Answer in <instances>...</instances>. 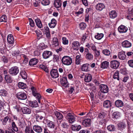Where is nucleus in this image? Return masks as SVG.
<instances>
[{
	"label": "nucleus",
	"mask_w": 133,
	"mask_h": 133,
	"mask_svg": "<svg viewBox=\"0 0 133 133\" xmlns=\"http://www.w3.org/2000/svg\"><path fill=\"white\" fill-rule=\"evenodd\" d=\"M62 61L64 64L67 65H70L72 63V58L69 56H64L62 58Z\"/></svg>",
	"instance_id": "1"
},
{
	"label": "nucleus",
	"mask_w": 133,
	"mask_h": 133,
	"mask_svg": "<svg viewBox=\"0 0 133 133\" xmlns=\"http://www.w3.org/2000/svg\"><path fill=\"white\" fill-rule=\"evenodd\" d=\"M18 67L15 66L11 68L9 70V73L12 76H16L19 72Z\"/></svg>",
	"instance_id": "2"
},
{
	"label": "nucleus",
	"mask_w": 133,
	"mask_h": 133,
	"mask_svg": "<svg viewBox=\"0 0 133 133\" xmlns=\"http://www.w3.org/2000/svg\"><path fill=\"white\" fill-rule=\"evenodd\" d=\"M66 118L68 122L71 124L76 121L75 116L72 115L70 113H68L66 116Z\"/></svg>",
	"instance_id": "3"
},
{
	"label": "nucleus",
	"mask_w": 133,
	"mask_h": 133,
	"mask_svg": "<svg viewBox=\"0 0 133 133\" xmlns=\"http://www.w3.org/2000/svg\"><path fill=\"white\" fill-rule=\"evenodd\" d=\"M119 65V63L118 61L116 60H114L110 62V66L112 68L116 69L118 68Z\"/></svg>",
	"instance_id": "4"
},
{
	"label": "nucleus",
	"mask_w": 133,
	"mask_h": 133,
	"mask_svg": "<svg viewBox=\"0 0 133 133\" xmlns=\"http://www.w3.org/2000/svg\"><path fill=\"white\" fill-rule=\"evenodd\" d=\"M16 97L18 99L24 100L27 98V96L25 93L22 92L17 93L16 94Z\"/></svg>",
	"instance_id": "5"
},
{
	"label": "nucleus",
	"mask_w": 133,
	"mask_h": 133,
	"mask_svg": "<svg viewBox=\"0 0 133 133\" xmlns=\"http://www.w3.org/2000/svg\"><path fill=\"white\" fill-rule=\"evenodd\" d=\"M80 45L79 42L77 41H74L72 44V47L74 50L77 51L78 50Z\"/></svg>",
	"instance_id": "6"
},
{
	"label": "nucleus",
	"mask_w": 133,
	"mask_h": 133,
	"mask_svg": "<svg viewBox=\"0 0 133 133\" xmlns=\"http://www.w3.org/2000/svg\"><path fill=\"white\" fill-rule=\"evenodd\" d=\"M100 90L102 92L104 93H107L109 91V88L108 86L104 84H101L99 86Z\"/></svg>",
	"instance_id": "7"
},
{
	"label": "nucleus",
	"mask_w": 133,
	"mask_h": 133,
	"mask_svg": "<svg viewBox=\"0 0 133 133\" xmlns=\"http://www.w3.org/2000/svg\"><path fill=\"white\" fill-rule=\"evenodd\" d=\"M62 85L65 88L69 87V84L67 81L66 77H63L61 81Z\"/></svg>",
	"instance_id": "8"
},
{
	"label": "nucleus",
	"mask_w": 133,
	"mask_h": 133,
	"mask_svg": "<svg viewBox=\"0 0 133 133\" xmlns=\"http://www.w3.org/2000/svg\"><path fill=\"white\" fill-rule=\"evenodd\" d=\"M50 74L53 78H56L59 76V74L57 69L52 70L50 72Z\"/></svg>",
	"instance_id": "9"
},
{
	"label": "nucleus",
	"mask_w": 133,
	"mask_h": 133,
	"mask_svg": "<svg viewBox=\"0 0 133 133\" xmlns=\"http://www.w3.org/2000/svg\"><path fill=\"white\" fill-rule=\"evenodd\" d=\"M105 5L102 3H98L96 6V9L98 11H101L105 8Z\"/></svg>",
	"instance_id": "10"
},
{
	"label": "nucleus",
	"mask_w": 133,
	"mask_h": 133,
	"mask_svg": "<svg viewBox=\"0 0 133 133\" xmlns=\"http://www.w3.org/2000/svg\"><path fill=\"white\" fill-rule=\"evenodd\" d=\"M11 118L10 117V116L9 115L4 117L2 122L4 123L10 125L11 124Z\"/></svg>",
	"instance_id": "11"
},
{
	"label": "nucleus",
	"mask_w": 133,
	"mask_h": 133,
	"mask_svg": "<svg viewBox=\"0 0 133 133\" xmlns=\"http://www.w3.org/2000/svg\"><path fill=\"white\" fill-rule=\"evenodd\" d=\"M52 53L50 51H44L43 54V56L44 59H47L51 56Z\"/></svg>",
	"instance_id": "12"
},
{
	"label": "nucleus",
	"mask_w": 133,
	"mask_h": 133,
	"mask_svg": "<svg viewBox=\"0 0 133 133\" xmlns=\"http://www.w3.org/2000/svg\"><path fill=\"white\" fill-rule=\"evenodd\" d=\"M128 29L127 27L123 25L120 26L118 28V30L119 32L121 33L126 32L128 30Z\"/></svg>",
	"instance_id": "13"
},
{
	"label": "nucleus",
	"mask_w": 133,
	"mask_h": 133,
	"mask_svg": "<svg viewBox=\"0 0 133 133\" xmlns=\"http://www.w3.org/2000/svg\"><path fill=\"white\" fill-rule=\"evenodd\" d=\"M118 57L119 59L123 60L126 58V56L124 51H121L118 53Z\"/></svg>",
	"instance_id": "14"
},
{
	"label": "nucleus",
	"mask_w": 133,
	"mask_h": 133,
	"mask_svg": "<svg viewBox=\"0 0 133 133\" xmlns=\"http://www.w3.org/2000/svg\"><path fill=\"white\" fill-rule=\"evenodd\" d=\"M111 104L112 103L110 101L107 100L104 101L103 105L104 108H109L111 107Z\"/></svg>",
	"instance_id": "15"
},
{
	"label": "nucleus",
	"mask_w": 133,
	"mask_h": 133,
	"mask_svg": "<svg viewBox=\"0 0 133 133\" xmlns=\"http://www.w3.org/2000/svg\"><path fill=\"white\" fill-rule=\"evenodd\" d=\"M7 40L8 43L9 44H12L14 42V38L11 34H9L8 35Z\"/></svg>",
	"instance_id": "16"
},
{
	"label": "nucleus",
	"mask_w": 133,
	"mask_h": 133,
	"mask_svg": "<svg viewBox=\"0 0 133 133\" xmlns=\"http://www.w3.org/2000/svg\"><path fill=\"white\" fill-rule=\"evenodd\" d=\"M123 46L125 48H129L131 45V43L128 41H125L123 42L122 43Z\"/></svg>",
	"instance_id": "17"
},
{
	"label": "nucleus",
	"mask_w": 133,
	"mask_h": 133,
	"mask_svg": "<svg viewBox=\"0 0 133 133\" xmlns=\"http://www.w3.org/2000/svg\"><path fill=\"white\" fill-rule=\"evenodd\" d=\"M38 62V60L35 58L31 59L29 62V65L30 66H33L37 64Z\"/></svg>",
	"instance_id": "18"
},
{
	"label": "nucleus",
	"mask_w": 133,
	"mask_h": 133,
	"mask_svg": "<svg viewBox=\"0 0 133 133\" xmlns=\"http://www.w3.org/2000/svg\"><path fill=\"white\" fill-rule=\"evenodd\" d=\"M62 4L61 0H55L54 1V6L56 8H59L61 7Z\"/></svg>",
	"instance_id": "19"
},
{
	"label": "nucleus",
	"mask_w": 133,
	"mask_h": 133,
	"mask_svg": "<svg viewBox=\"0 0 133 133\" xmlns=\"http://www.w3.org/2000/svg\"><path fill=\"white\" fill-rule=\"evenodd\" d=\"M22 111L23 114H30L31 113V110L28 108L25 107L22 108Z\"/></svg>",
	"instance_id": "20"
},
{
	"label": "nucleus",
	"mask_w": 133,
	"mask_h": 133,
	"mask_svg": "<svg viewBox=\"0 0 133 133\" xmlns=\"http://www.w3.org/2000/svg\"><path fill=\"white\" fill-rule=\"evenodd\" d=\"M115 104L116 106L117 107H122L124 104L123 102L119 100L116 101L115 102Z\"/></svg>",
	"instance_id": "21"
},
{
	"label": "nucleus",
	"mask_w": 133,
	"mask_h": 133,
	"mask_svg": "<svg viewBox=\"0 0 133 133\" xmlns=\"http://www.w3.org/2000/svg\"><path fill=\"white\" fill-rule=\"evenodd\" d=\"M52 44L55 46H58L59 44V42L58 38L56 37H53L52 40Z\"/></svg>",
	"instance_id": "22"
},
{
	"label": "nucleus",
	"mask_w": 133,
	"mask_h": 133,
	"mask_svg": "<svg viewBox=\"0 0 133 133\" xmlns=\"http://www.w3.org/2000/svg\"><path fill=\"white\" fill-rule=\"evenodd\" d=\"M34 130L37 132L40 133L42 130V128L38 125H35L33 127Z\"/></svg>",
	"instance_id": "23"
},
{
	"label": "nucleus",
	"mask_w": 133,
	"mask_h": 133,
	"mask_svg": "<svg viewBox=\"0 0 133 133\" xmlns=\"http://www.w3.org/2000/svg\"><path fill=\"white\" fill-rule=\"evenodd\" d=\"M85 55V58L88 60H92L93 58V56L91 52L88 53Z\"/></svg>",
	"instance_id": "24"
},
{
	"label": "nucleus",
	"mask_w": 133,
	"mask_h": 133,
	"mask_svg": "<svg viewBox=\"0 0 133 133\" xmlns=\"http://www.w3.org/2000/svg\"><path fill=\"white\" fill-rule=\"evenodd\" d=\"M29 104L30 106L32 107H36L38 106V103L36 101H30Z\"/></svg>",
	"instance_id": "25"
},
{
	"label": "nucleus",
	"mask_w": 133,
	"mask_h": 133,
	"mask_svg": "<svg viewBox=\"0 0 133 133\" xmlns=\"http://www.w3.org/2000/svg\"><path fill=\"white\" fill-rule=\"evenodd\" d=\"M35 22L37 26L39 28H41L42 26V24L41 20L39 18L35 19Z\"/></svg>",
	"instance_id": "26"
},
{
	"label": "nucleus",
	"mask_w": 133,
	"mask_h": 133,
	"mask_svg": "<svg viewBox=\"0 0 133 133\" xmlns=\"http://www.w3.org/2000/svg\"><path fill=\"white\" fill-rule=\"evenodd\" d=\"M81 125H72L71 127L72 130L73 131H79L81 128Z\"/></svg>",
	"instance_id": "27"
},
{
	"label": "nucleus",
	"mask_w": 133,
	"mask_h": 133,
	"mask_svg": "<svg viewBox=\"0 0 133 133\" xmlns=\"http://www.w3.org/2000/svg\"><path fill=\"white\" fill-rule=\"evenodd\" d=\"M89 64H83L82 66L81 70L82 71H87L88 70Z\"/></svg>",
	"instance_id": "28"
},
{
	"label": "nucleus",
	"mask_w": 133,
	"mask_h": 133,
	"mask_svg": "<svg viewBox=\"0 0 133 133\" xmlns=\"http://www.w3.org/2000/svg\"><path fill=\"white\" fill-rule=\"evenodd\" d=\"M120 114L119 112L117 111L114 112L112 115V118L114 119H116L118 118L120 116Z\"/></svg>",
	"instance_id": "29"
},
{
	"label": "nucleus",
	"mask_w": 133,
	"mask_h": 133,
	"mask_svg": "<svg viewBox=\"0 0 133 133\" xmlns=\"http://www.w3.org/2000/svg\"><path fill=\"white\" fill-rule=\"evenodd\" d=\"M55 114L56 117L58 120L61 119L63 117L62 115L59 112L56 111L55 112Z\"/></svg>",
	"instance_id": "30"
},
{
	"label": "nucleus",
	"mask_w": 133,
	"mask_h": 133,
	"mask_svg": "<svg viewBox=\"0 0 133 133\" xmlns=\"http://www.w3.org/2000/svg\"><path fill=\"white\" fill-rule=\"evenodd\" d=\"M92 79V77L91 75L89 74L85 76L84 81L86 82H89Z\"/></svg>",
	"instance_id": "31"
},
{
	"label": "nucleus",
	"mask_w": 133,
	"mask_h": 133,
	"mask_svg": "<svg viewBox=\"0 0 133 133\" xmlns=\"http://www.w3.org/2000/svg\"><path fill=\"white\" fill-rule=\"evenodd\" d=\"M109 65V62L107 61H104L101 63L100 66L102 68H106L108 67Z\"/></svg>",
	"instance_id": "32"
},
{
	"label": "nucleus",
	"mask_w": 133,
	"mask_h": 133,
	"mask_svg": "<svg viewBox=\"0 0 133 133\" xmlns=\"http://www.w3.org/2000/svg\"><path fill=\"white\" fill-rule=\"evenodd\" d=\"M5 79L7 83H11L12 82V80L11 76L8 75L5 76Z\"/></svg>",
	"instance_id": "33"
},
{
	"label": "nucleus",
	"mask_w": 133,
	"mask_h": 133,
	"mask_svg": "<svg viewBox=\"0 0 133 133\" xmlns=\"http://www.w3.org/2000/svg\"><path fill=\"white\" fill-rule=\"evenodd\" d=\"M18 85L19 88L21 89H26L27 87L26 84L22 82H19L18 83Z\"/></svg>",
	"instance_id": "34"
},
{
	"label": "nucleus",
	"mask_w": 133,
	"mask_h": 133,
	"mask_svg": "<svg viewBox=\"0 0 133 133\" xmlns=\"http://www.w3.org/2000/svg\"><path fill=\"white\" fill-rule=\"evenodd\" d=\"M103 36L104 34H103L97 33L96 35H95V38L98 40H100L101 39Z\"/></svg>",
	"instance_id": "35"
},
{
	"label": "nucleus",
	"mask_w": 133,
	"mask_h": 133,
	"mask_svg": "<svg viewBox=\"0 0 133 133\" xmlns=\"http://www.w3.org/2000/svg\"><path fill=\"white\" fill-rule=\"evenodd\" d=\"M110 17L112 18H114L117 16V13L115 11H112L110 12Z\"/></svg>",
	"instance_id": "36"
},
{
	"label": "nucleus",
	"mask_w": 133,
	"mask_h": 133,
	"mask_svg": "<svg viewBox=\"0 0 133 133\" xmlns=\"http://www.w3.org/2000/svg\"><path fill=\"white\" fill-rule=\"evenodd\" d=\"M132 9L131 11H130L127 16V17L129 19H131L132 21L133 20V12H132Z\"/></svg>",
	"instance_id": "37"
},
{
	"label": "nucleus",
	"mask_w": 133,
	"mask_h": 133,
	"mask_svg": "<svg viewBox=\"0 0 133 133\" xmlns=\"http://www.w3.org/2000/svg\"><path fill=\"white\" fill-rule=\"evenodd\" d=\"M91 119L89 118H87L84 120L82 122V123L83 125H90L91 123Z\"/></svg>",
	"instance_id": "38"
},
{
	"label": "nucleus",
	"mask_w": 133,
	"mask_h": 133,
	"mask_svg": "<svg viewBox=\"0 0 133 133\" xmlns=\"http://www.w3.org/2000/svg\"><path fill=\"white\" fill-rule=\"evenodd\" d=\"M86 26L87 25L84 22L81 23L79 24V27L82 30H84L86 28Z\"/></svg>",
	"instance_id": "39"
},
{
	"label": "nucleus",
	"mask_w": 133,
	"mask_h": 133,
	"mask_svg": "<svg viewBox=\"0 0 133 133\" xmlns=\"http://www.w3.org/2000/svg\"><path fill=\"white\" fill-rule=\"evenodd\" d=\"M20 75L22 78L24 79H26L27 77V74L24 71H22L20 72Z\"/></svg>",
	"instance_id": "40"
},
{
	"label": "nucleus",
	"mask_w": 133,
	"mask_h": 133,
	"mask_svg": "<svg viewBox=\"0 0 133 133\" xmlns=\"http://www.w3.org/2000/svg\"><path fill=\"white\" fill-rule=\"evenodd\" d=\"M107 115V114L103 112H101L98 114V118L100 119L103 118Z\"/></svg>",
	"instance_id": "41"
},
{
	"label": "nucleus",
	"mask_w": 133,
	"mask_h": 133,
	"mask_svg": "<svg viewBox=\"0 0 133 133\" xmlns=\"http://www.w3.org/2000/svg\"><path fill=\"white\" fill-rule=\"evenodd\" d=\"M31 89L32 91V93L34 96H36L37 95L39 94L38 93L36 92V89L34 87H32Z\"/></svg>",
	"instance_id": "42"
},
{
	"label": "nucleus",
	"mask_w": 133,
	"mask_h": 133,
	"mask_svg": "<svg viewBox=\"0 0 133 133\" xmlns=\"http://www.w3.org/2000/svg\"><path fill=\"white\" fill-rule=\"evenodd\" d=\"M113 78L115 79H117L118 81L119 80V73L118 71H117L115 72L113 75Z\"/></svg>",
	"instance_id": "43"
},
{
	"label": "nucleus",
	"mask_w": 133,
	"mask_h": 133,
	"mask_svg": "<svg viewBox=\"0 0 133 133\" xmlns=\"http://www.w3.org/2000/svg\"><path fill=\"white\" fill-rule=\"evenodd\" d=\"M103 54L106 56H109L111 54V52L108 50L106 49L102 51Z\"/></svg>",
	"instance_id": "44"
},
{
	"label": "nucleus",
	"mask_w": 133,
	"mask_h": 133,
	"mask_svg": "<svg viewBox=\"0 0 133 133\" xmlns=\"http://www.w3.org/2000/svg\"><path fill=\"white\" fill-rule=\"evenodd\" d=\"M8 93L4 89H2L0 90V95L3 96H6Z\"/></svg>",
	"instance_id": "45"
},
{
	"label": "nucleus",
	"mask_w": 133,
	"mask_h": 133,
	"mask_svg": "<svg viewBox=\"0 0 133 133\" xmlns=\"http://www.w3.org/2000/svg\"><path fill=\"white\" fill-rule=\"evenodd\" d=\"M7 21V17L5 15H3L0 18V22H6Z\"/></svg>",
	"instance_id": "46"
},
{
	"label": "nucleus",
	"mask_w": 133,
	"mask_h": 133,
	"mask_svg": "<svg viewBox=\"0 0 133 133\" xmlns=\"http://www.w3.org/2000/svg\"><path fill=\"white\" fill-rule=\"evenodd\" d=\"M49 3V0H43L41 2V3L44 6L48 5Z\"/></svg>",
	"instance_id": "47"
},
{
	"label": "nucleus",
	"mask_w": 133,
	"mask_h": 133,
	"mask_svg": "<svg viewBox=\"0 0 133 133\" xmlns=\"http://www.w3.org/2000/svg\"><path fill=\"white\" fill-rule=\"evenodd\" d=\"M107 129L110 131H114L115 130V128L114 125H109L107 127Z\"/></svg>",
	"instance_id": "48"
},
{
	"label": "nucleus",
	"mask_w": 133,
	"mask_h": 133,
	"mask_svg": "<svg viewBox=\"0 0 133 133\" xmlns=\"http://www.w3.org/2000/svg\"><path fill=\"white\" fill-rule=\"evenodd\" d=\"M32 130H33L31 128L30 126H28L26 127L25 131L26 133H30Z\"/></svg>",
	"instance_id": "49"
},
{
	"label": "nucleus",
	"mask_w": 133,
	"mask_h": 133,
	"mask_svg": "<svg viewBox=\"0 0 133 133\" xmlns=\"http://www.w3.org/2000/svg\"><path fill=\"white\" fill-rule=\"evenodd\" d=\"M63 43L64 45L67 44L68 43V41L65 37H63L62 38Z\"/></svg>",
	"instance_id": "50"
},
{
	"label": "nucleus",
	"mask_w": 133,
	"mask_h": 133,
	"mask_svg": "<svg viewBox=\"0 0 133 133\" xmlns=\"http://www.w3.org/2000/svg\"><path fill=\"white\" fill-rule=\"evenodd\" d=\"M6 48L5 44L3 45L2 46L0 47V50L1 51V52L3 54L4 53Z\"/></svg>",
	"instance_id": "51"
},
{
	"label": "nucleus",
	"mask_w": 133,
	"mask_h": 133,
	"mask_svg": "<svg viewBox=\"0 0 133 133\" xmlns=\"http://www.w3.org/2000/svg\"><path fill=\"white\" fill-rule=\"evenodd\" d=\"M36 120L37 121H39V120H41L43 118V117L41 116L40 115H39L38 114H36Z\"/></svg>",
	"instance_id": "52"
},
{
	"label": "nucleus",
	"mask_w": 133,
	"mask_h": 133,
	"mask_svg": "<svg viewBox=\"0 0 133 133\" xmlns=\"http://www.w3.org/2000/svg\"><path fill=\"white\" fill-rule=\"evenodd\" d=\"M14 120L11 119V125H15V123L17 122V117L15 116L14 117Z\"/></svg>",
	"instance_id": "53"
},
{
	"label": "nucleus",
	"mask_w": 133,
	"mask_h": 133,
	"mask_svg": "<svg viewBox=\"0 0 133 133\" xmlns=\"http://www.w3.org/2000/svg\"><path fill=\"white\" fill-rule=\"evenodd\" d=\"M29 24L32 27H33L35 25V23L33 20L31 18H29Z\"/></svg>",
	"instance_id": "54"
},
{
	"label": "nucleus",
	"mask_w": 133,
	"mask_h": 133,
	"mask_svg": "<svg viewBox=\"0 0 133 133\" xmlns=\"http://www.w3.org/2000/svg\"><path fill=\"white\" fill-rule=\"evenodd\" d=\"M53 59L54 61L57 62L59 61V57L58 55H54Z\"/></svg>",
	"instance_id": "55"
},
{
	"label": "nucleus",
	"mask_w": 133,
	"mask_h": 133,
	"mask_svg": "<svg viewBox=\"0 0 133 133\" xmlns=\"http://www.w3.org/2000/svg\"><path fill=\"white\" fill-rule=\"evenodd\" d=\"M88 36V34H87L86 33H85L83 35V36L82 37V40L83 41H84Z\"/></svg>",
	"instance_id": "56"
},
{
	"label": "nucleus",
	"mask_w": 133,
	"mask_h": 133,
	"mask_svg": "<svg viewBox=\"0 0 133 133\" xmlns=\"http://www.w3.org/2000/svg\"><path fill=\"white\" fill-rule=\"evenodd\" d=\"M20 51L18 50H15L13 52L12 55L14 56H17L20 54Z\"/></svg>",
	"instance_id": "57"
},
{
	"label": "nucleus",
	"mask_w": 133,
	"mask_h": 133,
	"mask_svg": "<svg viewBox=\"0 0 133 133\" xmlns=\"http://www.w3.org/2000/svg\"><path fill=\"white\" fill-rule=\"evenodd\" d=\"M94 92H95L96 91V88L95 85L93 84H92L90 85V88Z\"/></svg>",
	"instance_id": "58"
},
{
	"label": "nucleus",
	"mask_w": 133,
	"mask_h": 133,
	"mask_svg": "<svg viewBox=\"0 0 133 133\" xmlns=\"http://www.w3.org/2000/svg\"><path fill=\"white\" fill-rule=\"evenodd\" d=\"M22 55L23 57L24 58L23 63H26L28 62V59L27 56L25 55Z\"/></svg>",
	"instance_id": "59"
},
{
	"label": "nucleus",
	"mask_w": 133,
	"mask_h": 133,
	"mask_svg": "<svg viewBox=\"0 0 133 133\" xmlns=\"http://www.w3.org/2000/svg\"><path fill=\"white\" fill-rule=\"evenodd\" d=\"M90 95L91 97V100L92 101V103H93V104H95L96 103L94 102V94H93L92 92H91L90 93Z\"/></svg>",
	"instance_id": "60"
},
{
	"label": "nucleus",
	"mask_w": 133,
	"mask_h": 133,
	"mask_svg": "<svg viewBox=\"0 0 133 133\" xmlns=\"http://www.w3.org/2000/svg\"><path fill=\"white\" fill-rule=\"evenodd\" d=\"M128 63L130 67L133 68V60H129L128 62Z\"/></svg>",
	"instance_id": "61"
},
{
	"label": "nucleus",
	"mask_w": 133,
	"mask_h": 133,
	"mask_svg": "<svg viewBox=\"0 0 133 133\" xmlns=\"http://www.w3.org/2000/svg\"><path fill=\"white\" fill-rule=\"evenodd\" d=\"M83 9L81 8L80 9L78 12H75V14L77 15L81 14L83 13Z\"/></svg>",
	"instance_id": "62"
},
{
	"label": "nucleus",
	"mask_w": 133,
	"mask_h": 133,
	"mask_svg": "<svg viewBox=\"0 0 133 133\" xmlns=\"http://www.w3.org/2000/svg\"><path fill=\"white\" fill-rule=\"evenodd\" d=\"M118 129L121 130H123L124 128L125 125H117Z\"/></svg>",
	"instance_id": "63"
},
{
	"label": "nucleus",
	"mask_w": 133,
	"mask_h": 133,
	"mask_svg": "<svg viewBox=\"0 0 133 133\" xmlns=\"http://www.w3.org/2000/svg\"><path fill=\"white\" fill-rule=\"evenodd\" d=\"M90 47H91L92 49L94 51L96 49L95 46L93 44H90Z\"/></svg>",
	"instance_id": "64"
}]
</instances>
